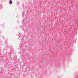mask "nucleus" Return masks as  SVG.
<instances>
[{
	"label": "nucleus",
	"mask_w": 78,
	"mask_h": 78,
	"mask_svg": "<svg viewBox=\"0 0 78 78\" xmlns=\"http://www.w3.org/2000/svg\"><path fill=\"white\" fill-rule=\"evenodd\" d=\"M10 3H9V4L10 5H11V4H12V1H11V0H10Z\"/></svg>",
	"instance_id": "f257e3e1"
}]
</instances>
